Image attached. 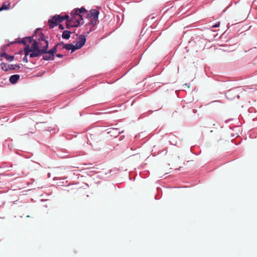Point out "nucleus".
Wrapping results in <instances>:
<instances>
[{
    "label": "nucleus",
    "mask_w": 257,
    "mask_h": 257,
    "mask_svg": "<svg viewBox=\"0 0 257 257\" xmlns=\"http://www.w3.org/2000/svg\"><path fill=\"white\" fill-rule=\"evenodd\" d=\"M219 25H220V23L219 22H217L214 25H213L212 28H218V27H219Z\"/></svg>",
    "instance_id": "obj_20"
},
{
    "label": "nucleus",
    "mask_w": 257,
    "mask_h": 257,
    "mask_svg": "<svg viewBox=\"0 0 257 257\" xmlns=\"http://www.w3.org/2000/svg\"><path fill=\"white\" fill-rule=\"evenodd\" d=\"M58 24V27H59V28L61 30H64V27L63 26V25L62 24H60V23L59 24Z\"/></svg>",
    "instance_id": "obj_22"
},
{
    "label": "nucleus",
    "mask_w": 257,
    "mask_h": 257,
    "mask_svg": "<svg viewBox=\"0 0 257 257\" xmlns=\"http://www.w3.org/2000/svg\"><path fill=\"white\" fill-rule=\"evenodd\" d=\"M30 43H33L31 46V48L33 50L41 49L39 46V42L37 40H35L32 38L31 39H30Z\"/></svg>",
    "instance_id": "obj_10"
},
{
    "label": "nucleus",
    "mask_w": 257,
    "mask_h": 257,
    "mask_svg": "<svg viewBox=\"0 0 257 257\" xmlns=\"http://www.w3.org/2000/svg\"><path fill=\"white\" fill-rule=\"evenodd\" d=\"M87 18L90 19L89 24L94 26L98 21V16L99 12L95 9H92L89 12L87 11V13L85 14Z\"/></svg>",
    "instance_id": "obj_3"
},
{
    "label": "nucleus",
    "mask_w": 257,
    "mask_h": 257,
    "mask_svg": "<svg viewBox=\"0 0 257 257\" xmlns=\"http://www.w3.org/2000/svg\"><path fill=\"white\" fill-rule=\"evenodd\" d=\"M33 38H35L34 39L35 40H37L38 42L43 41L44 44H45V41H48V37H45V35L41 31V28H38L35 32L33 36L32 37Z\"/></svg>",
    "instance_id": "obj_5"
},
{
    "label": "nucleus",
    "mask_w": 257,
    "mask_h": 257,
    "mask_svg": "<svg viewBox=\"0 0 257 257\" xmlns=\"http://www.w3.org/2000/svg\"><path fill=\"white\" fill-rule=\"evenodd\" d=\"M32 37H26L23 38L21 40L18 41L17 42H15V43H17L18 44H23L25 46L28 45L27 44L28 42L30 43V39H31Z\"/></svg>",
    "instance_id": "obj_12"
},
{
    "label": "nucleus",
    "mask_w": 257,
    "mask_h": 257,
    "mask_svg": "<svg viewBox=\"0 0 257 257\" xmlns=\"http://www.w3.org/2000/svg\"><path fill=\"white\" fill-rule=\"evenodd\" d=\"M63 48L67 50H71V53L74 52L76 50L78 49L76 47V45H74L72 44H63Z\"/></svg>",
    "instance_id": "obj_9"
},
{
    "label": "nucleus",
    "mask_w": 257,
    "mask_h": 257,
    "mask_svg": "<svg viewBox=\"0 0 257 257\" xmlns=\"http://www.w3.org/2000/svg\"><path fill=\"white\" fill-rule=\"evenodd\" d=\"M10 70H18L20 66L19 64H10Z\"/></svg>",
    "instance_id": "obj_18"
},
{
    "label": "nucleus",
    "mask_w": 257,
    "mask_h": 257,
    "mask_svg": "<svg viewBox=\"0 0 257 257\" xmlns=\"http://www.w3.org/2000/svg\"><path fill=\"white\" fill-rule=\"evenodd\" d=\"M30 55V58H34V57H35V56H34V52L33 51L31 52V53H30V54H29Z\"/></svg>",
    "instance_id": "obj_24"
},
{
    "label": "nucleus",
    "mask_w": 257,
    "mask_h": 257,
    "mask_svg": "<svg viewBox=\"0 0 257 257\" xmlns=\"http://www.w3.org/2000/svg\"><path fill=\"white\" fill-rule=\"evenodd\" d=\"M10 9V4L6 5V4H4L2 7L0 8V11L3 10H8Z\"/></svg>",
    "instance_id": "obj_19"
},
{
    "label": "nucleus",
    "mask_w": 257,
    "mask_h": 257,
    "mask_svg": "<svg viewBox=\"0 0 257 257\" xmlns=\"http://www.w3.org/2000/svg\"><path fill=\"white\" fill-rule=\"evenodd\" d=\"M76 35L77 36H79V41L75 44L77 49H79L84 45L86 41V37L87 35H78V34H76Z\"/></svg>",
    "instance_id": "obj_7"
},
{
    "label": "nucleus",
    "mask_w": 257,
    "mask_h": 257,
    "mask_svg": "<svg viewBox=\"0 0 257 257\" xmlns=\"http://www.w3.org/2000/svg\"><path fill=\"white\" fill-rule=\"evenodd\" d=\"M49 41H45V45L42 47L41 49L33 50L34 56L35 57H38L43 54L46 55V49H48L49 47Z\"/></svg>",
    "instance_id": "obj_6"
},
{
    "label": "nucleus",
    "mask_w": 257,
    "mask_h": 257,
    "mask_svg": "<svg viewBox=\"0 0 257 257\" xmlns=\"http://www.w3.org/2000/svg\"><path fill=\"white\" fill-rule=\"evenodd\" d=\"M63 44H64V43L63 42H61L60 43H57L56 44V46H60V45H63Z\"/></svg>",
    "instance_id": "obj_25"
},
{
    "label": "nucleus",
    "mask_w": 257,
    "mask_h": 257,
    "mask_svg": "<svg viewBox=\"0 0 257 257\" xmlns=\"http://www.w3.org/2000/svg\"><path fill=\"white\" fill-rule=\"evenodd\" d=\"M33 50L32 49L30 48L29 45H27L26 46L25 48L24 49V51L25 52V54L26 56L29 55L30 52H32Z\"/></svg>",
    "instance_id": "obj_17"
},
{
    "label": "nucleus",
    "mask_w": 257,
    "mask_h": 257,
    "mask_svg": "<svg viewBox=\"0 0 257 257\" xmlns=\"http://www.w3.org/2000/svg\"><path fill=\"white\" fill-rule=\"evenodd\" d=\"M23 61L26 63H27L28 62V60L27 58V56L25 55L24 58H23Z\"/></svg>",
    "instance_id": "obj_21"
},
{
    "label": "nucleus",
    "mask_w": 257,
    "mask_h": 257,
    "mask_svg": "<svg viewBox=\"0 0 257 257\" xmlns=\"http://www.w3.org/2000/svg\"><path fill=\"white\" fill-rule=\"evenodd\" d=\"M20 79V75L18 74H14L12 75L10 78V82L14 84L17 82L18 80Z\"/></svg>",
    "instance_id": "obj_13"
},
{
    "label": "nucleus",
    "mask_w": 257,
    "mask_h": 257,
    "mask_svg": "<svg viewBox=\"0 0 257 257\" xmlns=\"http://www.w3.org/2000/svg\"><path fill=\"white\" fill-rule=\"evenodd\" d=\"M91 31H92V30H91V29H90L89 30V31L87 32V34H88Z\"/></svg>",
    "instance_id": "obj_27"
},
{
    "label": "nucleus",
    "mask_w": 257,
    "mask_h": 257,
    "mask_svg": "<svg viewBox=\"0 0 257 257\" xmlns=\"http://www.w3.org/2000/svg\"><path fill=\"white\" fill-rule=\"evenodd\" d=\"M113 131H117V129H114V128H113Z\"/></svg>",
    "instance_id": "obj_28"
},
{
    "label": "nucleus",
    "mask_w": 257,
    "mask_h": 257,
    "mask_svg": "<svg viewBox=\"0 0 257 257\" xmlns=\"http://www.w3.org/2000/svg\"><path fill=\"white\" fill-rule=\"evenodd\" d=\"M71 34V32L70 31L68 30H65L63 32L62 38L64 39L68 40L70 38Z\"/></svg>",
    "instance_id": "obj_15"
},
{
    "label": "nucleus",
    "mask_w": 257,
    "mask_h": 257,
    "mask_svg": "<svg viewBox=\"0 0 257 257\" xmlns=\"http://www.w3.org/2000/svg\"><path fill=\"white\" fill-rule=\"evenodd\" d=\"M56 56L58 58H63L64 57V55L61 54H57L56 55Z\"/></svg>",
    "instance_id": "obj_23"
},
{
    "label": "nucleus",
    "mask_w": 257,
    "mask_h": 257,
    "mask_svg": "<svg viewBox=\"0 0 257 257\" xmlns=\"http://www.w3.org/2000/svg\"><path fill=\"white\" fill-rule=\"evenodd\" d=\"M1 57H5L7 60L9 61L10 62H12L14 59V56L12 55H9L6 52H3L0 54V60H2V59Z\"/></svg>",
    "instance_id": "obj_11"
},
{
    "label": "nucleus",
    "mask_w": 257,
    "mask_h": 257,
    "mask_svg": "<svg viewBox=\"0 0 257 257\" xmlns=\"http://www.w3.org/2000/svg\"><path fill=\"white\" fill-rule=\"evenodd\" d=\"M1 66L2 70L6 72L10 70V64H8L6 63L2 62L1 64Z\"/></svg>",
    "instance_id": "obj_16"
},
{
    "label": "nucleus",
    "mask_w": 257,
    "mask_h": 257,
    "mask_svg": "<svg viewBox=\"0 0 257 257\" xmlns=\"http://www.w3.org/2000/svg\"><path fill=\"white\" fill-rule=\"evenodd\" d=\"M78 24L76 25L74 22L70 21V19L67 20L66 23V28L67 29H70L72 27H78Z\"/></svg>",
    "instance_id": "obj_14"
},
{
    "label": "nucleus",
    "mask_w": 257,
    "mask_h": 257,
    "mask_svg": "<svg viewBox=\"0 0 257 257\" xmlns=\"http://www.w3.org/2000/svg\"><path fill=\"white\" fill-rule=\"evenodd\" d=\"M69 18V15L67 14L64 16H61L60 15H55L48 21L49 28L50 29L54 28L58 25V24L62 22L64 20H67Z\"/></svg>",
    "instance_id": "obj_2"
},
{
    "label": "nucleus",
    "mask_w": 257,
    "mask_h": 257,
    "mask_svg": "<svg viewBox=\"0 0 257 257\" xmlns=\"http://www.w3.org/2000/svg\"><path fill=\"white\" fill-rule=\"evenodd\" d=\"M57 47L56 44L50 50H48V49H46V55H43L42 58L43 60L45 61L54 60L55 54L57 50Z\"/></svg>",
    "instance_id": "obj_4"
},
{
    "label": "nucleus",
    "mask_w": 257,
    "mask_h": 257,
    "mask_svg": "<svg viewBox=\"0 0 257 257\" xmlns=\"http://www.w3.org/2000/svg\"><path fill=\"white\" fill-rule=\"evenodd\" d=\"M87 13V11L84 8H77L73 10L70 13V21L74 22L79 26L81 23H84L83 17L86 16L85 14Z\"/></svg>",
    "instance_id": "obj_1"
},
{
    "label": "nucleus",
    "mask_w": 257,
    "mask_h": 257,
    "mask_svg": "<svg viewBox=\"0 0 257 257\" xmlns=\"http://www.w3.org/2000/svg\"><path fill=\"white\" fill-rule=\"evenodd\" d=\"M43 46V44L42 42H39V46L40 49H42V47Z\"/></svg>",
    "instance_id": "obj_26"
},
{
    "label": "nucleus",
    "mask_w": 257,
    "mask_h": 257,
    "mask_svg": "<svg viewBox=\"0 0 257 257\" xmlns=\"http://www.w3.org/2000/svg\"><path fill=\"white\" fill-rule=\"evenodd\" d=\"M22 52V51L21 50L20 52V53H21Z\"/></svg>",
    "instance_id": "obj_29"
},
{
    "label": "nucleus",
    "mask_w": 257,
    "mask_h": 257,
    "mask_svg": "<svg viewBox=\"0 0 257 257\" xmlns=\"http://www.w3.org/2000/svg\"><path fill=\"white\" fill-rule=\"evenodd\" d=\"M226 97L228 99H233L236 97L239 98V96L235 89H231L228 90L226 93Z\"/></svg>",
    "instance_id": "obj_8"
}]
</instances>
